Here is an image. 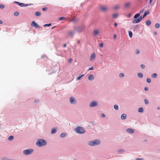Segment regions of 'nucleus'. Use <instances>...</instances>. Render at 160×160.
Listing matches in <instances>:
<instances>
[{
	"mask_svg": "<svg viewBox=\"0 0 160 160\" xmlns=\"http://www.w3.org/2000/svg\"><path fill=\"white\" fill-rule=\"evenodd\" d=\"M149 13V11L147 10L144 12L143 17L141 16L139 17L137 19H133L132 21V22L133 23H138L140 22L141 20L143 19Z\"/></svg>",
	"mask_w": 160,
	"mask_h": 160,
	"instance_id": "1",
	"label": "nucleus"
},
{
	"mask_svg": "<svg viewBox=\"0 0 160 160\" xmlns=\"http://www.w3.org/2000/svg\"><path fill=\"white\" fill-rule=\"evenodd\" d=\"M47 143L43 139H39L36 142V145L39 147H42L45 145Z\"/></svg>",
	"mask_w": 160,
	"mask_h": 160,
	"instance_id": "2",
	"label": "nucleus"
},
{
	"mask_svg": "<svg viewBox=\"0 0 160 160\" xmlns=\"http://www.w3.org/2000/svg\"><path fill=\"white\" fill-rule=\"evenodd\" d=\"M76 131L78 133H83L85 132V130L82 128L78 127L76 129Z\"/></svg>",
	"mask_w": 160,
	"mask_h": 160,
	"instance_id": "3",
	"label": "nucleus"
},
{
	"mask_svg": "<svg viewBox=\"0 0 160 160\" xmlns=\"http://www.w3.org/2000/svg\"><path fill=\"white\" fill-rule=\"evenodd\" d=\"M33 152L32 149H28L24 150L23 152V153L25 155H28L32 153Z\"/></svg>",
	"mask_w": 160,
	"mask_h": 160,
	"instance_id": "4",
	"label": "nucleus"
},
{
	"mask_svg": "<svg viewBox=\"0 0 160 160\" xmlns=\"http://www.w3.org/2000/svg\"><path fill=\"white\" fill-rule=\"evenodd\" d=\"M98 105V102L96 101H93L90 103L89 106L90 107H92L97 106Z\"/></svg>",
	"mask_w": 160,
	"mask_h": 160,
	"instance_id": "5",
	"label": "nucleus"
},
{
	"mask_svg": "<svg viewBox=\"0 0 160 160\" xmlns=\"http://www.w3.org/2000/svg\"><path fill=\"white\" fill-rule=\"evenodd\" d=\"M108 8L106 6H102L100 7L101 10L103 12H107L108 10Z\"/></svg>",
	"mask_w": 160,
	"mask_h": 160,
	"instance_id": "6",
	"label": "nucleus"
},
{
	"mask_svg": "<svg viewBox=\"0 0 160 160\" xmlns=\"http://www.w3.org/2000/svg\"><path fill=\"white\" fill-rule=\"evenodd\" d=\"M32 26H33L35 27L36 28H37L39 27V26L35 22L33 21L32 22L31 24Z\"/></svg>",
	"mask_w": 160,
	"mask_h": 160,
	"instance_id": "7",
	"label": "nucleus"
},
{
	"mask_svg": "<svg viewBox=\"0 0 160 160\" xmlns=\"http://www.w3.org/2000/svg\"><path fill=\"white\" fill-rule=\"evenodd\" d=\"M70 103L72 104H73L74 102H76L74 98L73 97H71L70 98Z\"/></svg>",
	"mask_w": 160,
	"mask_h": 160,
	"instance_id": "8",
	"label": "nucleus"
},
{
	"mask_svg": "<svg viewBox=\"0 0 160 160\" xmlns=\"http://www.w3.org/2000/svg\"><path fill=\"white\" fill-rule=\"evenodd\" d=\"M99 32V30L98 29H96L93 32V34L94 36H96L98 34Z\"/></svg>",
	"mask_w": 160,
	"mask_h": 160,
	"instance_id": "9",
	"label": "nucleus"
},
{
	"mask_svg": "<svg viewBox=\"0 0 160 160\" xmlns=\"http://www.w3.org/2000/svg\"><path fill=\"white\" fill-rule=\"evenodd\" d=\"M126 131L130 133H133L134 132L133 130L130 128H128L127 129Z\"/></svg>",
	"mask_w": 160,
	"mask_h": 160,
	"instance_id": "10",
	"label": "nucleus"
},
{
	"mask_svg": "<svg viewBox=\"0 0 160 160\" xmlns=\"http://www.w3.org/2000/svg\"><path fill=\"white\" fill-rule=\"evenodd\" d=\"M93 141L94 145H98L100 143V141L98 140H95Z\"/></svg>",
	"mask_w": 160,
	"mask_h": 160,
	"instance_id": "11",
	"label": "nucleus"
},
{
	"mask_svg": "<svg viewBox=\"0 0 160 160\" xmlns=\"http://www.w3.org/2000/svg\"><path fill=\"white\" fill-rule=\"evenodd\" d=\"M84 30V27H81L79 28L78 29V31L79 32H81Z\"/></svg>",
	"mask_w": 160,
	"mask_h": 160,
	"instance_id": "12",
	"label": "nucleus"
},
{
	"mask_svg": "<svg viewBox=\"0 0 160 160\" xmlns=\"http://www.w3.org/2000/svg\"><path fill=\"white\" fill-rule=\"evenodd\" d=\"M73 34L74 32L72 31H69L68 33V36L71 37H73Z\"/></svg>",
	"mask_w": 160,
	"mask_h": 160,
	"instance_id": "13",
	"label": "nucleus"
},
{
	"mask_svg": "<svg viewBox=\"0 0 160 160\" xmlns=\"http://www.w3.org/2000/svg\"><path fill=\"white\" fill-rule=\"evenodd\" d=\"M94 78V76L92 75H90L88 77V79L90 81L93 80Z\"/></svg>",
	"mask_w": 160,
	"mask_h": 160,
	"instance_id": "14",
	"label": "nucleus"
},
{
	"mask_svg": "<svg viewBox=\"0 0 160 160\" xmlns=\"http://www.w3.org/2000/svg\"><path fill=\"white\" fill-rule=\"evenodd\" d=\"M88 144L90 146H94V141H90L88 142Z\"/></svg>",
	"mask_w": 160,
	"mask_h": 160,
	"instance_id": "15",
	"label": "nucleus"
},
{
	"mask_svg": "<svg viewBox=\"0 0 160 160\" xmlns=\"http://www.w3.org/2000/svg\"><path fill=\"white\" fill-rule=\"evenodd\" d=\"M19 5L21 7H26V6H28V5L24 4V3H19Z\"/></svg>",
	"mask_w": 160,
	"mask_h": 160,
	"instance_id": "16",
	"label": "nucleus"
},
{
	"mask_svg": "<svg viewBox=\"0 0 160 160\" xmlns=\"http://www.w3.org/2000/svg\"><path fill=\"white\" fill-rule=\"evenodd\" d=\"M126 115L124 114H122L121 117V118L122 119H125L126 118Z\"/></svg>",
	"mask_w": 160,
	"mask_h": 160,
	"instance_id": "17",
	"label": "nucleus"
},
{
	"mask_svg": "<svg viewBox=\"0 0 160 160\" xmlns=\"http://www.w3.org/2000/svg\"><path fill=\"white\" fill-rule=\"evenodd\" d=\"M113 8L115 10H118L119 8V6L118 5H116L114 6Z\"/></svg>",
	"mask_w": 160,
	"mask_h": 160,
	"instance_id": "18",
	"label": "nucleus"
},
{
	"mask_svg": "<svg viewBox=\"0 0 160 160\" xmlns=\"http://www.w3.org/2000/svg\"><path fill=\"white\" fill-rule=\"evenodd\" d=\"M56 129L55 128H53L51 131V133L52 134L55 133L56 132Z\"/></svg>",
	"mask_w": 160,
	"mask_h": 160,
	"instance_id": "19",
	"label": "nucleus"
},
{
	"mask_svg": "<svg viewBox=\"0 0 160 160\" xmlns=\"http://www.w3.org/2000/svg\"><path fill=\"white\" fill-rule=\"evenodd\" d=\"M130 5V3L129 2H127L124 5L125 7L126 8H128L129 7Z\"/></svg>",
	"mask_w": 160,
	"mask_h": 160,
	"instance_id": "20",
	"label": "nucleus"
},
{
	"mask_svg": "<svg viewBox=\"0 0 160 160\" xmlns=\"http://www.w3.org/2000/svg\"><path fill=\"white\" fill-rule=\"evenodd\" d=\"M41 13L38 12H37L35 13V15L37 16H39L41 15Z\"/></svg>",
	"mask_w": 160,
	"mask_h": 160,
	"instance_id": "21",
	"label": "nucleus"
},
{
	"mask_svg": "<svg viewBox=\"0 0 160 160\" xmlns=\"http://www.w3.org/2000/svg\"><path fill=\"white\" fill-rule=\"evenodd\" d=\"M140 15V14L139 13H137L134 16V18L135 19H136L138 18V17H139Z\"/></svg>",
	"mask_w": 160,
	"mask_h": 160,
	"instance_id": "22",
	"label": "nucleus"
},
{
	"mask_svg": "<svg viewBox=\"0 0 160 160\" xmlns=\"http://www.w3.org/2000/svg\"><path fill=\"white\" fill-rule=\"evenodd\" d=\"M95 57V54L94 53H93L91 55V59H94Z\"/></svg>",
	"mask_w": 160,
	"mask_h": 160,
	"instance_id": "23",
	"label": "nucleus"
},
{
	"mask_svg": "<svg viewBox=\"0 0 160 160\" xmlns=\"http://www.w3.org/2000/svg\"><path fill=\"white\" fill-rule=\"evenodd\" d=\"M146 23L148 26H149L151 24V22L150 21L148 20L146 21Z\"/></svg>",
	"mask_w": 160,
	"mask_h": 160,
	"instance_id": "24",
	"label": "nucleus"
},
{
	"mask_svg": "<svg viewBox=\"0 0 160 160\" xmlns=\"http://www.w3.org/2000/svg\"><path fill=\"white\" fill-rule=\"evenodd\" d=\"M118 14L116 13H115L112 15V17L113 18H116L118 17Z\"/></svg>",
	"mask_w": 160,
	"mask_h": 160,
	"instance_id": "25",
	"label": "nucleus"
},
{
	"mask_svg": "<svg viewBox=\"0 0 160 160\" xmlns=\"http://www.w3.org/2000/svg\"><path fill=\"white\" fill-rule=\"evenodd\" d=\"M143 109L142 108H139L138 110V112H143Z\"/></svg>",
	"mask_w": 160,
	"mask_h": 160,
	"instance_id": "26",
	"label": "nucleus"
},
{
	"mask_svg": "<svg viewBox=\"0 0 160 160\" xmlns=\"http://www.w3.org/2000/svg\"><path fill=\"white\" fill-rule=\"evenodd\" d=\"M84 76V74H83L82 75H81L80 76H79L76 79L77 80L80 79L82 77H83Z\"/></svg>",
	"mask_w": 160,
	"mask_h": 160,
	"instance_id": "27",
	"label": "nucleus"
},
{
	"mask_svg": "<svg viewBox=\"0 0 160 160\" xmlns=\"http://www.w3.org/2000/svg\"><path fill=\"white\" fill-rule=\"evenodd\" d=\"M13 139V137L12 136H11L8 138V139L9 141H12Z\"/></svg>",
	"mask_w": 160,
	"mask_h": 160,
	"instance_id": "28",
	"label": "nucleus"
},
{
	"mask_svg": "<svg viewBox=\"0 0 160 160\" xmlns=\"http://www.w3.org/2000/svg\"><path fill=\"white\" fill-rule=\"evenodd\" d=\"M128 33L129 35V36L130 38H132V32L131 31H129L128 32Z\"/></svg>",
	"mask_w": 160,
	"mask_h": 160,
	"instance_id": "29",
	"label": "nucleus"
},
{
	"mask_svg": "<svg viewBox=\"0 0 160 160\" xmlns=\"http://www.w3.org/2000/svg\"><path fill=\"white\" fill-rule=\"evenodd\" d=\"M157 74L156 73H153L152 74L151 77L153 78H155L157 77Z\"/></svg>",
	"mask_w": 160,
	"mask_h": 160,
	"instance_id": "30",
	"label": "nucleus"
},
{
	"mask_svg": "<svg viewBox=\"0 0 160 160\" xmlns=\"http://www.w3.org/2000/svg\"><path fill=\"white\" fill-rule=\"evenodd\" d=\"M114 108L115 109L117 110L118 109V106L117 105H115L114 106Z\"/></svg>",
	"mask_w": 160,
	"mask_h": 160,
	"instance_id": "31",
	"label": "nucleus"
},
{
	"mask_svg": "<svg viewBox=\"0 0 160 160\" xmlns=\"http://www.w3.org/2000/svg\"><path fill=\"white\" fill-rule=\"evenodd\" d=\"M66 18L64 17H61L58 18V20H65Z\"/></svg>",
	"mask_w": 160,
	"mask_h": 160,
	"instance_id": "32",
	"label": "nucleus"
},
{
	"mask_svg": "<svg viewBox=\"0 0 160 160\" xmlns=\"http://www.w3.org/2000/svg\"><path fill=\"white\" fill-rule=\"evenodd\" d=\"M138 76L139 78H142L143 77V75L141 73H138Z\"/></svg>",
	"mask_w": 160,
	"mask_h": 160,
	"instance_id": "33",
	"label": "nucleus"
},
{
	"mask_svg": "<svg viewBox=\"0 0 160 160\" xmlns=\"http://www.w3.org/2000/svg\"><path fill=\"white\" fill-rule=\"evenodd\" d=\"M124 76V74L123 73H120L119 74V77L120 78H122Z\"/></svg>",
	"mask_w": 160,
	"mask_h": 160,
	"instance_id": "34",
	"label": "nucleus"
},
{
	"mask_svg": "<svg viewBox=\"0 0 160 160\" xmlns=\"http://www.w3.org/2000/svg\"><path fill=\"white\" fill-rule=\"evenodd\" d=\"M19 14V13L18 12H16L14 13V15L15 16H18Z\"/></svg>",
	"mask_w": 160,
	"mask_h": 160,
	"instance_id": "35",
	"label": "nucleus"
},
{
	"mask_svg": "<svg viewBox=\"0 0 160 160\" xmlns=\"http://www.w3.org/2000/svg\"><path fill=\"white\" fill-rule=\"evenodd\" d=\"M66 134L65 133H62L61 135V137L62 138H63V137H65L66 136Z\"/></svg>",
	"mask_w": 160,
	"mask_h": 160,
	"instance_id": "36",
	"label": "nucleus"
},
{
	"mask_svg": "<svg viewBox=\"0 0 160 160\" xmlns=\"http://www.w3.org/2000/svg\"><path fill=\"white\" fill-rule=\"evenodd\" d=\"M51 23H49V24H46L43 25L44 27H46V26H50L51 25Z\"/></svg>",
	"mask_w": 160,
	"mask_h": 160,
	"instance_id": "37",
	"label": "nucleus"
},
{
	"mask_svg": "<svg viewBox=\"0 0 160 160\" xmlns=\"http://www.w3.org/2000/svg\"><path fill=\"white\" fill-rule=\"evenodd\" d=\"M144 102L145 103L147 104H148L149 103V102L148 100L147 99H145L144 100Z\"/></svg>",
	"mask_w": 160,
	"mask_h": 160,
	"instance_id": "38",
	"label": "nucleus"
},
{
	"mask_svg": "<svg viewBox=\"0 0 160 160\" xmlns=\"http://www.w3.org/2000/svg\"><path fill=\"white\" fill-rule=\"evenodd\" d=\"M160 26L159 24L158 23H157L155 25V27L156 28H159Z\"/></svg>",
	"mask_w": 160,
	"mask_h": 160,
	"instance_id": "39",
	"label": "nucleus"
},
{
	"mask_svg": "<svg viewBox=\"0 0 160 160\" xmlns=\"http://www.w3.org/2000/svg\"><path fill=\"white\" fill-rule=\"evenodd\" d=\"M147 81L148 83H150L151 82V80L150 78H147Z\"/></svg>",
	"mask_w": 160,
	"mask_h": 160,
	"instance_id": "40",
	"label": "nucleus"
},
{
	"mask_svg": "<svg viewBox=\"0 0 160 160\" xmlns=\"http://www.w3.org/2000/svg\"><path fill=\"white\" fill-rule=\"evenodd\" d=\"M4 8V6L3 5H0V8L1 9H3Z\"/></svg>",
	"mask_w": 160,
	"mask_h": 160,
	"instance_id": "41",
	"label": "nucleus"
},
{
	"mask_svg": "<svg viewBox=\"0 0 160 160\" xmlns=\"http://www.w3.org/2000/svg\"><path fill=\"white\" fill-rule=\"evenodd\" d=\"M103 43L101 42L100 43L99 46L100 47H103Z\"/></svg>",
	"mask_w": 160,
	"mask_h": 160,
	"instance_id": "42",
	"label": "nucleus"
},
{
	"mask_svg": "<svg viewBox=\"0 0 160 160\" xmlns=\"http://www.w3.org/2000/svg\"><path fill=\"white\" fill-rule=\"evenodd\" d=\"M141 67L142 68L144 69L145 68V66L144 65L142 64L141 65Z\"/></svg>",
	"mask_w": 160,
	"mask_h": 160,
	"instance_id": "43",
	"label": "nucleus"
},
{
	"mask_svg": "<svg viewBox=\"0 0 160 160\" xmlns=\"http://www.w3.org/2000/svg\"><path fill=\"white\" fill-rule=\"evenodd\" d=\"M139 53V51L138 49H137L136 51V53L137 54H138Z\"/></svg>",
	"mask_w": 160,
	"mask_h": 160,
	"instance_id": "44",
	"label": "nucleus"
},
{
	"mask_svg": "<svg viewBox=\"0 0 160 160\" xmlns=\"http://www.w3.org/2000/svg\"><path fill=\"white\" fill-rule=\"evenodd\" d=\"M136 160H144L142 158H138L136 159Z\"/></svg>",
	"mask_w": 160,
	"mask_h": 160,
	"instance_id": "45",
	"label": "nucleus"
},
{
	"mask_svg": "<svg viewBox=\"0 0 160 160\" xmlns=\"http://www.w3.org/2000/svg\"><path fill=\"white\" fill-rule=\"evenodd\" d=\"M101 116L102 118H104L105 117V115L104 114H101Z\"/></svg>",
	"mask_w": 160,
	"mask_h": 160,
	"instance_id": "46",
	"label": "nucleus"
},
{
	"mask_svg": "<svg viewBox=\"0 0 160 160\" xmlns=\"http://www.w3.org/2000/svg\"><path fill=\"white\" fill-rule=\"evenodd\" d=\"M131 16V14L130 13H129L128 15L127 16L129 18H130Z\"/></svg>",
	"mask_w": 160,
	"mask_h": 160,
	"instance_id": "47",
	"label": "nucleus"
},
{
	"mask_svg": "<svg viewBox=\"0 0 160 160\" xmlns=\"http://www.w3.org/2000/svg\"><path fill=\"white\" fill-rule=\"evenodd\" d=\"M47 8H42V10L43 11H45L46 10H47Z\"/></svg>",
	"mask_w": 160,
	"mask_h": 160,
	"instance_id": "48",
	"label": "nucleus"
},
{
	"mask_svg": "<svg viewBox=\"0 0 160 160\" xmlns=\"http://www.w3.org/2000/svg\"><path fill=\"white\" fill-rule=\"evenodd\" d=\"M93 69V67H91V68H90L89 69H88V70H92Z\"/></svg>",
	"mask_w": 160,
	"mask_h": 160,
	"instance_id": "49",
	"label": "nucleus"
},
{
	"mask_svg": "<svg viewBox=\"0 0 160 160\" xmlns=\"http://www.w3.org/2000/svg\"><path fill=\"white\" fill-rule=\"evenodd\" d=\"M144 90L145 91H147L148 90V88L147 87H145L144 88Z\"/></svg>",
	"mask_w": 160,
	"mask_h": 160,
	"instance_id": "50",
	"label": "nucleus"
},
{
	"mask_svg": "<svg viewBox=\"0 0 160 160\" xmlns=\"http://www.w3.org/2000/svg\"><path fill=\"white\" fill-rule=\"evenodd\" d=\"M113 38L114 39H116V34H115L114 35V36H113Z\"/></svg>",
	"mask_w": 160,
	"mask_h": 160,
	"instance_id": "51",
	"label": "nucleus"
},
{
	"mask_svg": "<svg viewBox=\"0 0 160 160\" xmlns=\"http://www.w3.org/2000/svg\"><path fill=\"white\" fill-rule=\"evenodd\" d=\"M72 59L71 58H70L69 60V62H70L72 61Z\"/></svg>",
	"mask_w": 160,
	"mask_h": 160,
	"instance_id": "52",
	"label": "nucleus"
},
{
	"mask_svg": "<svg viewBox=\"0 0 160 160\" xmlns=\"http://www.w3.org/2000/svg\"><path fill=\"white\" fill-rule=\"evenodd\" d=\"M14 3H17V4H19V2H16V1H15L14 2Z\"/></svg>",
	"mask_w": 160,
	"mask_h": 160,
	"instance_id": "53",
	"label": "nucleus"
},
{
	"mask_svg": "<svg viewBox=\"0 0 160 160\" xmlns=\"http://www.w3.org/2000/svg\"><path fill=\"white\" fill-rule=\"evenodd\" d=\"M114 25L115 26H117V24L116 22H115L114 24Z\"/></svg>",
	"mask_w": 160,
	"mask_h": 160,
	"instance_id": "54",
	"label": "nucleus"
},
{
	"mask_svg": "<svg viewBox=\"0 0 160 160\" xmlns=\"http://www.w3.org/2000/svg\"><path fill=\"white\" fill-rule=\"evenodd\" d=\"M66 44H64L63 45V46L64 47H66Z\"/></svg>",
	"mask_w": 160,
	"mask_h": 160,
	"instance_id": "55",
	"label": "nucleus"
},
{
	"mask_svg": "<svg viewBox=\"0 0 160 160\" xmlns=\"http://www.w3.org/2000/svg\"><path fill=\"white\" fill-rule=\"evenodd\" d=\"M2 21L1 20H0V24H2Z\"/></svg>",
	"mask_w": 160,
	"mask_h": 160,
	"instance_id": "56",
	"label": "nucleus"
},
{
	"mask_svg": "<svg viewBox=\"0 0 160 160\" xmlns=\"http://www.w3.org/2000/svg\"><path fill=\"white\" fill-rule=\"evenodd\" d=\"M152 0H150V2H149L150 3H151L152 2Z\"/></svg>",
	"mask_w": 160,
	"mask_h": 160,
	"instance_id": "57",
	"label": "nucleus"
},
{
	"mask_svg": "<svg viewBox=\"0 0 160 160\" xmlns=\"http://www.w3.org/2000/svg\"><path fill=\"white\" fill-rule=\"evenodd\" d=\"M154 34L155 35H157V32H154Z\"/></svg>",
	"mask_w": 160,
	"mask_h": 160,
	"instance_id": "58",
	"label": "nucleus"
},
{
	"mask_svg": "<svg viewBox=\"0 0 160 160\" xmlns=\"http://www.w3.org/2000/svg\"><path fill=\"white\" fill-rule=\"evenodd\" d=\"M56 27V26H54V27H53V28H52V29H53L54 28H55V27Z\"/></svg>",
	"mask_w": 160,
	"mask_h": 160,
	"instance_id": "59",
	"label": "nucleus"
},
{
	"mask_svg": "<svg viewBox=\"0 0 160 160\" xmlns=\"http://www.w3.org/2000/svg\"><path fill=\"white\" fill-rule=\"evenodd\" d=\"M144 10L141 11V12H140V13H141V12H142Z\"/></svg>",
	"mask_w": 160,
	"mask_h": 160,
	"instance_id": "60",
	"label": "nucleus"
}]
</instances>
